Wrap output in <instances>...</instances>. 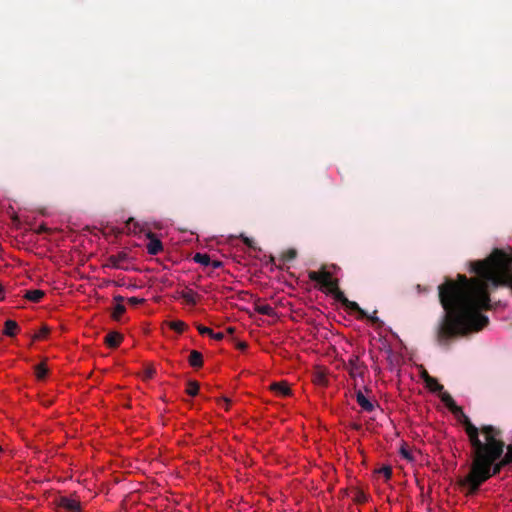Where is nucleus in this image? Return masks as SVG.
I'll return each instance as SVG.
<instances>
[{"mask_svg": "<svg viewBox=\"0 0 512 512\" xmlns=\"http://www.w3.org/2000/svg\"><path fill=\"white\" fill-rule=\"evenodd\" d=\"M255 311L261 315H265V316H274L275 315V311H274V308L271 307L270 305L268 304H256L255 305Z\"/></svg>", "mask_w": 512, "mask_h": 512, "instance_id": "6ab92c4d", "label": "nucleus"}, {"mask_svg": "<svg viewBox=\"0 0 512 512\" xmlns=\"http://www.w3.org/2000/svg\"><path fill=\"white\" fill-rule=\"evenodd\" d=\"M129 259H130L129 254L125 251H121L117 254L110 255L108 257V262H109L108 265L115 269L128 270L127 267L123 266V263L129 261Z\"/></svg>", "mask_w": 512, "mask_h": 512, "instance_id": "39448f33", "label": "nucleus"}, {"mask_svg": "<svg viewBox=\"0 0 512 512\" xmlns=\"http://www.w3.org/2000/svg\"><path fill=\"white\" fill-rule=\"evenodd\" d=\"M180 297L189 305H196L199 295L192 289H185L180 292Z\"/></svg>", "mask_w": 512, "mask_h": 512, "instance_id": "4468645a", "label": "nucleus"}, {"mask_svg": "<svg viewBox=\"0 0 512 512\" xmlns=\"http://www.w3.org/2000/svg\"><path fill=\"white\" fill-rule=\"evenodd\" d=\"M377 311L375 310L372 315L367 314V319H369L373 324L380 323L379 318L376 316Z\"/></svg>", "mask_w": 512, "mask_h": 512, "instance_id": "c85d7f7f", "label": "nucleus"}, {"mask_svg": "<svg viewBox=\"0 0 512 512\" xmlns=\"http://www.w3.org/2000/svg\"><path fill=\"white\" fill-rule=\"evenodd\" d=\"M153 373H154V371H153V370H149V371L147 372V377L151 378V377L153 376Z\"/></svg>", "mask_w": 512, "mask_h": 512, "instance_id": "79ce46f5", "label": "nucleus"}, {"mask_svg": "<svg viewBox=\"0 0 512 512\" xmlns=\"http://www.w3.org/2000/svg\"><path fill=\"white\" fill-rule=\"evenodd\" d=\"M425 385L432 392H439L440 394L444 392L443 385L440 384L438 380L434 377H427V383Z\"/></svg>", "mask_w": 512, "mask_h": 512, "instance_id": "a211bd4d", "label": "nucleus"}, {"mask_svg": "<svg viewBox=\"0 0 512 512\" xmlns=\"http://www.w3.org/2000/svg\"><path fill=\"white\" fill-rule=\"evenodd\" d=\"M167 325L177 333H182L187 329V324L181 320L169 321Z\"/></svg>", "mask_w": 512, "mask_h": 512, "instance_id": "aec40b11", "label": "nucleus"}, {"mask_svg": "<svg viewBox=\"0 0 512 512\" xmlns=\"http://www.w3.org/2000/svg\"><path fill=\"white\" fill-rule=\"evenodd\" d=\"M128 302L131 305H138V304L143 303L144 299L143 298H137V297H131V298L128 299Z\"/></svg>", "mask_w": 512, "mask_h": 512, "instance_id": "c756f323", "label": "nucleus"}, {"mask_svg": "<svg viewBox=\"0 0 512 512\" xmlns=\"http://www.w3.org/2000/svg\"><path fill=\"white\" fill-rule=\"evenodd\" d=\"M219 402H220V404H221V405H223V406H224V408H225L226 410H228V409H229L230 400H229L228 398H225V397H224V398H221V399L219 400Z\"/></svg>", "mask_w": 512, "mask_h": 512, "instance_id": "473e14b6", "label": "nucleus"}, {"mask_svg": "<svg viewBox=\"0 0 512 512\" xmlns=\"http://www.w3.org/2000/svg\"><path fill=\"white\" fill-rule=\"evenodd\" d=\"M3 293H4V288L2 285H0V301L4 298Z\"/></svg>", "mask_w": 512, "mask_h": 512, "instance_id": "58836bf2", "label": "nucleus"}, {"mask_svg": "<svg viewBox=\"0 0 512 512\" xmlns=\"http://www.w3.org/2000/svg\"><path fill=\"white\" fill-rule=\"evenodd\" d=\"M441 401L445 404V406L453 413L461 412V407L458 406L452 396L448 392H442L440 394Z\"/></svg>", "mask_w": 512, "mask_h": 512, "instance_id": "1a4fd4ad", "label": "nucleus"}, {"mask_svg": "<svg viewBox=\"0 0 512 512\" xmlns=\"http://www.w3.org/2000/svg\"><path fill=\"white\" fill-rule=\"evenodd\" d=\"M147 238L149 239V242L146 245V249L150 255H157L163 250L162 242L154 233L149 232L147 234Z\"/></svg>", "mask_w": 512, "mask_h": 512, "instance_id": "0eeeda50", "label": "nucleus"}, {"mask_svg": "<svg viewBox=\"0 0 512 512\" xmlns=\"http://www.w3.org/2000/svg\"><path fill=\"white\" fill-rule=\"evenodd\" d=\"M122 340H123L122 334L112 331V332H109L105 336L104 342L110 348H117L120 345Z\"/></svg>", "mask_w": 512, "mask_h": 512, "instance_id": "9d476101", "label": "nucleus"}, {"mask_svg": "<svg viewBox=\"0 0 512 512\" xmlns=\"http://www.w3.org/2000/svg\"><path fill=\"white\" fill-rule=\"evenodd\" d=\"M297 257V251L293 248L284 251L281 255L283 262H290Z\"/></svg>", "mask_w": 512, "mask_h": 512, "instance_id": "b1692460", "label": "nucleus"}, {"mask_svg": "<svg viewBox=\"0 0 512 512\" xmlns=\"http://www.w3.org/2000/svg\"><path fill=\"white\" fill-rule=\"evenodd\" d=\"M400 453H401L402 457L405 458L406 460L413 461L412 453L408 448L401 447Z\"/></svg>", "mask_w": 512, "mask_h": 512, "instance_id": "a878e982", "label": "nucleus"}, {"mask_svg": "<svg viewBox=\"0 0 512 512\" xmlns=\"http://www.w3.org/2000/svg\"><path fill=\"white\" fill-rule=\"evenodd\" d=\"M193 260H194V262L199 263L204 266H208L211 263L210 256L208 254H204V253H196L193 256Z\"/></svg>", "mask_w": 512, "mask_h": 512, "instance_id": "412c9836", "label": "nucleus"}, {"mask_svg": "<svg viewBox=\"0 0 512 512\" xmlns=\"http://www.w3.org/2000/svg\"><path fill=\"white\" fill-rule=\"evenodd\" d=\"M270 262L273 264L275 263V258L273 256L270 257Z\"/></svg>", "mask_w": 512, "mask_h": 512, "instance_id": "37998d69", "label": "nucleus"}, {"mask_svg": "<svg viewBox=\"0 0 512 512\" xmlns=\"http://www.w3.org/2000/svg\"><path fill=\"white\" fill-rule=\"evenodd\" d=\"M243 242L244 244H246L248 247L252 248L253 247V240L248 238V237H243Z\"/></svg>", "mask_w": 512, "mask_h": 512, "instance_id": "72a5a7b5", "label": "nucleus"}, {"mask_svg": "<svg viewBox=\"0 0 512 512\" xmlns=\"http://www.w3.org/2000/svg\"><path fill=\"white\" fill-rule=\"evenodd\" d=\"M188 362L193 368H200L203 366V356L199 351L192 350Z\"/></svg>", "mask_w": 512, "mask_h": 512, "instance_id": "ddd939ff", "label": "nucleus"}, {"mask_svg": "<svg viewBox=\"0 0 512 512\" xmlns=\"http://www.w3.org/2000/svg\"><path fill=\"white\" fill-rule=\"evenodd\" d=\"M343 306H345V308H347L348 310H350L352 312H356L358 314V319H365V317H367V312L365 310H363L358 305L357 302L350 301L349 299H347V301L345 302V304Z\"/></svg>", "mask_w": 512, "mask_h": 512, "instance_id": "f8f14e48", "label": "nucleus"}, {"mask_svg": "<svg viewBox=\"0 0 512 512\" xmlns=\"http://www.w3.org/2000/svg\"><path fill=\"white\" fill-rule=\"evenodd\" d=\"M35 374L38 380H43L48 374V369L44 363H40L35 366Z\"/></svg>", "mask_w": 512, "mask_h": 512, "instance_id": "4be33fe9", "label": "nucleus"}, {"mask_svg": "<svg viewBox=\"0 0 512 512\" xmlns=\"http://www.w3.org/2000/svg\"><path fill=\"white\" fill-rule=\"evenodd\" d=\"M57 507L63 509L66 512H80V503L68 497H60L57 501Z\"/></svg>", "mask_w": 512, "mask_h": 512, "instance_id": "423d86ee", "label": "nucleus"}, {"mask_svg": "<svg viewBox=\"0 0 512 512\" xmlns=\"http://www.w3.org/2000/svg\"><path fill=\"white\" fill-rule=\"evenodd\" d=\"M486 441L469 464L468 473L457 480L466 496L478 493L480 487L502 469L512 465V444L506 445L501 429L490 426L484 428Z\"/></svg>", "mask_w": 512, "mask_h": 512, "instance_id": "f03ea898", "label": "nucleus"}, {"mask_svg": "<svg viewBox=\"0 0 512 512\" xmlns=\"http://www.w3.org/2000/svg\"><path fill=\"white\" fill-rule=\"evenodd\" d=\"M458 421L464 427L465 433L467 434L470 446H471V459L476 457L486 441V435L484 428L490 427L491 425H482L480 427L475 426L470 418L463 412H457L454 414Z\"/></svg>", "mask_w": 512, "mask_h": 512, "instance_id": "7ed1b4c3", "label": "nucleus"}, {"mask_svg": "<svg viewBox=\"0 0 512 512\" xmlns=\"http://www.w3.org/2000/svg\"><path fill=\"white\" fill-rule=\"evenodd\" d=\"M427 377H431L428 372L426 370H424L422 373H421V378L423 379V381L425 382V384L427 383Z\"/></svg>", "mask_w": 512, "mask_h": 512, "instance_id": "f704fd0d", "label": "nucleus"}, {"mask_svg": "<svg viewBox=\"0 0 512 512\" xmlns=\"http://www.w3.org/2000/svg\"><path fill=\"white\" fill-rule=\"evenodd\" d=\"M49 333V329L47 327H43L40 332L35 335V338L36 339H42V338H45Z\"/></svg>", "mask_w": 512, "mask_h": 512, "instance_id": "cd10ccee", "label": "nucleus"}, {"mask_svg": "<svg viewBox=\"0 0 512 512\" xmlns=\"http://www.w3.org/2000/svg\"><path fill=\"white\" fill-rule=\"evenodd\" d=\"M476 278L459 274L457 281L446 279L439 285V301L445 313L436 328V340L441 346L457 336L478 332L488 325L482 310L490 308V289L512 288V256L494 249L484 260L471 263Z\"/></svg>", "mask_w": 512, "mask_h": 512, "instance_id": "f257e3e1", "label": "nucleus"}, {"mask_svg": "<svg viewBox=\"0 0 512 512\" xmlns=\"http://www.w3.org/2000/svg\"><path fill=\"white\" fill-rule=\"evenodd\" d=\"M19 330V326L14 320H6L4 323L3 334L8 337H14Z\"/></svg>", "mask_w": 512, "mask_h": 512, "instance_id": "2eb2a0df", "label": "nucleus"}, {"mask_svg": "<svg viewBox=\"0 0 512 512\" xmlns=\"http://www.w3.org/2000/svg\"><path fill=\"white\" fill-rule=\"evenodd\" d=\"M317 383L320 385H327V379L324 375L320 374L317 376Z\"/></svg>", "mask_w": 512, "mask_h": 512, "instance_id": "2f4dec72", "label": "nucleus"}, {"mask_svg": "<svg viewBox=\"0 0 512 512\" xmlns=\"http://www.w3.org/2000/svg\"><path fill=\"white\" fill-rule=\"evenodd\" d=\"M210 337L215 339V340H217V341H220V340H222L224 338V333L223 332L215 333V332L212 331V334H211Z\"/></svg>", "mask_w": 512, "mask_h": 512, "instance_id": "7c9ffc66", "label": "nucleus"}, {"mask_svg": "<svg viewBox=\"0 0 512 512\" xmlns=\"http://www.w3.org/2000/svg\"><path fill=\"white\" fill-rule=\"evenodd\" d=\"M271 389L281 396H289L291 390L286 383L275 382L271 385Z\"/></svg>", "mask_w": 512, "mask_h": 512, "instance_id": "f3484780", "label": "nucleus"}, {"mask_svg": "<svg viewBox=\"0 0 512 512\" xmlns=\"http://www.w3.org/2000/svg\"><path fill=\"white\" fill-rule=\"evenodd\" d=\"M199 392V384L197 381H188L186 393L192 397L196 396Z\"/></svg>", "mask_w": 512, "mask_h": 512, "instance_id": "5701e85b", "label": "nucleus"}, {"mask_svg": "<svg viewBox=\"0 0 512 512\" xmlns=\"http://www.w3.org/2000/svg\"><path fill=\"white\" fill-rule=\"evenodd\" d=\"M308 277L311 281L320 284L322 290L330 293L336 301L340 302L342 305L345 304L348 298L345 296L344 292L340 290L338 279L332 278L331 272L324 268L320 271H309Z\"/></svg>", "mask_w": 512, "mask_h": 512, "instance_id": "20e7f679", "label": "nucleus"}, {"mask_svg": "<svg viewBox=\"0 0 512 512\" xmlns=\"http://www.w3.org/2000/svg\"><path fill=\"white\" fill-rule=\"evenodd\" d=\"M114 300L117 302V304H116V306L114 308V311L112 313V317H113L114 320H119L120 317L126 311L125 306L122 304V302L124 301V297L118 295V296L114 297Z\"/></svg>", "mask_w": 512, "mask_h": 512, "instance_id": "9b49d317", "label": "nucleus"}, {"mask_svg": "<svg viewBox=\"0 0 512 512\" xmlns=\"http://www.w3.org/2000/svg\"><path fill=\"white\" fill-rule=\"evenodd\" d=\"M237 347L240 350H245V349H247L248 345L245 342H240V343H238Z\"/></svg>", "mask_w": 512, "mask_h": 512, "instance_id": "4c0bfd02", "label": "nucleus"}, {"mask_svg": "<svg viewBox=\"0 0 512 512\" xmlns=\"http://www.w3.org/2000/svg\"><path fill=\"white\" fill-rule=\"evenodd\" d=\"M356 401L359 406L366 412H372L375 409L374 403L364 396L361 390L356 391Z\"/></svg>", "mask_w": 512, "mask_h": 512, "instance_id": "6e6552de", "label": "nucleus"}, {"mask_svg": "<svg viewBox=\"0 0 512 512\" xmlns=\"http://www.w3.org/2000/svg\"><path fill=\"white\" fill-rule=\"evenodd\" d=\"M197 330H198V332H199L201 335H209V336H211L212 331H213L211 328L206 327V326H203V325H201V324H198V325H197Z\"/></svg>", "mask_w": 512, "mask_h": 512, "instance_id": "bb28decb", "label": "nucleus"}, {"mask_svg": "<svg viewBox=\"0 0 512 512\" xmlns=\"http://www.w3.org/2000/svg\"><path fill=\"white\" fill-rule=\"evenodd\" d=\"M226 332L229 333V334H233L235 332V328L234 327H228L226 329Z\"/></svg>", "mask_w": 512, "mask_h": 512, "instance_id": "ea45409f", "label": "nucleus"}, {"mask_svg": "<svg viewBox=\"0 0 512 512\" xmlns=\"http://www.w3.org/2000/svg\"><path fill=\"white\" fill-rule=\"evenodd\" d=\"M45 296V293L44 291L42 290H39V289H35V290H27L25 292V295L24 297L33 302V303H38L42 300V298Z\"/></svg>", "mask_w": 512, "mask_h": 512, "instance_id": "dca6fc26", "label": "nucleus"}, {"mask_svg": "<svg viewBox=\"0 0 512 512\" xmlns=\"http://www.w3.org/2000/svg\"><path fill=\"white\" fill-rule=\"evenodd\" d=\"M45 231H47V228L44 225L40 226L39 229H38V233H42V232H45Z\"/></svg>", "mask_w": 512, "mask_h": 512, "instance_id": "a19ab883", "label": "nucleus"}, {"mask_svg": "<svg viewBox=\"0 0 512 512\" xmlns=\"http://www.w3.org/2000/svg\"><path fill=\"white\" fill-rule=\"evenodd\" d=\"M379 474H382L386 480H389L392 477V468L390 466H383L377 471Z\"/></svg>", "mask_w": 512, "mask_h": 512, "instance_id": "393cba45", "label": "nucleus"}, {"mask_svg": "<svg viewBox=\"0 0 512 512\" xmlns=\"http://www.w3.org/2000/svg\"><path fill=\"white\" fill-rule=\"evenodd\" d=\"M0 451H2V447L0 446Z\"/></svg>", "mask_w": 512, "mask_h": 512, "instance_id": "c03bdc74", "label": "nucleus"}, {"mask_svg": "<svg viewBox=\"0 0 512 512\" xmlns=\"http://www.w3.org/2000/svg\"><path fill=\"white\" fill-rule=\"evenodd\" d=\"M210 264H212L213 268H219L222 266V262L218 260L212 261Z\"/></svg>", "mask_w": 512, "mask_h": 512, "instance_id": "e433bc0d", "label": "nucleus"}, {"mask_svg": "<svg viewBox=\"0 0 512 512\" xmlns=\"http://www.w3.org/2000/svg\"><path fill=\"white\" fill-rule=\"evenodd\" d=\"M350 365L352 366V369H356L357 368V360L350 361ZM351 375L353 377L355 376L353 370H351Z\"/></svg>", "mask_w": 512, "mask_h": 512, "instance_id": "c9c22d12", "label": "nucleus"}]
</instances>
